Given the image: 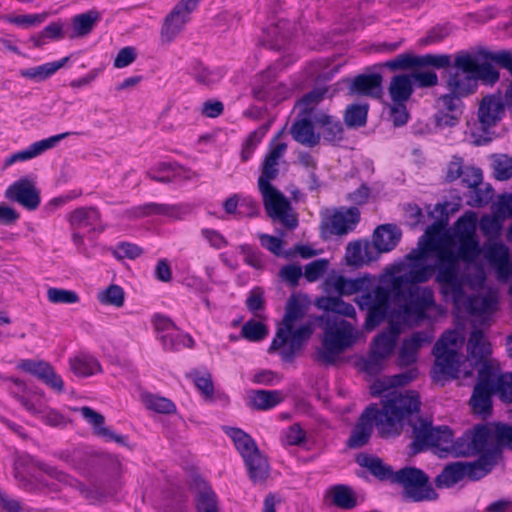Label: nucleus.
I'll return each mask as SVG.
<instances>
[{"label":"nucleus","instance_id":"nucleus-1","mask_svg":"<svg viewBox=\"0 0 512 512\" xmlns=\"http://www.w3.org/2000/svg\"><path fill=\"white\" fill-rule=\"evenodd\" d=\"M477 221V214L467 211L454 224L452 235L441 222L431 225L404 260L385 267L381 281L390 282L399 293L404 284L425 283L436 271L445 300L451 301L458 312L470 314L474 322L486 324L497 310V292L489 289L481 297L467 296V290L479 291L486 280L478 261L481 250Z\"/></svg>","mask_w":512,"mask_h":512},{"label":"nucleus","instance_id":"nucleus-2","mask_svg":"<svg viewBox=\"0 0 512 512\" xmlns=\"http://www.w3.org/2000/svg\"><path fill=\"white\" fill-rule=\"evenodd\" d=\"M379 281L382 285L372 293L355 299L361 310L368 311L366 330L375 329L386 318L389 321V327L371 342L368 355L357 363L358 369L369 376H376L384 370L403 326L418 324L445 312L435 303L433 291L429 288L404 284L401 292L396 293L390 282L383 283L381 278Z\"/></svg>","mask_w":512,"mask_h":512},{"label":"nucleus","instance_id":"nucleus-3","mask_svg":"<svg viewBox=\"0 0 512 512\" xmlns=\"http://www.w3.org/2000/svg\"><path fill=\"white\" fill-rule=\"evenodd\" d=\"M418 377V369L411 368L403 373L376 379L370 386V393L383 397L382 409L377 405L368 406L353 428L347 445L350 448L364 446L373 431L374 425L383 437L399 435L406 422L420 408V397L416 391H391L404 386Z\"/></svg>","mask_w":512,"mask_h":512},{"label":"nucleus","instance_id":"nucleus-4","mask_svg":"<svg viewBox=\"0 0 512 512\" xmlns=\"http://www.w3.org/2000/svg\"><path fill=\"white\" fill-rule=\"evenodd\" d=\"M465 335L462 330L447 331L436 342L433 355L435 363L432 378L443 384L456 378H466L473 374L475 365L491 353V345L481 330L474 329L469 337L467 349L472 359L464 358L459 351L464 343Z\"/></svg>","mask_w":512,"mask_h":512},{"label":"nucleus","instance_id":"nucleus-5","mask_svg":"<svg viewBox=\"0 0 512 512\" xmlns=\"http://www.w3.org/2000/svg\"><path fill=\"white\" fill-rule=\"evenodd\" d=\"M280 135L281 132L270 143L258 179V187L268 216L286 228L294 229L298 225V219L289 200L270 184L278 175L279 165L287 149V144L280 141Z\"/></svg>","mask_w":512,"mask_h":512},{"label":"nucleus","instance_id":"nucleus-6","mask_svg":"<svg viewBox=\"0 0 512 512\" xmlns=\"http://www.w3.org/2000/svg\"><path fill=\"white\" fill-rule=\"evenodd\" d=\"M309 306L310 301L306 295L293 294L288 299L271 349H280L285 358H291L301 350L314 331V323L306 316Z\"/></svg>","mask_w":512,"mask_h":512},{"label":"nucleus","instance_id":"nucleus-7","mask_svg":"<svg viewBox=\"0 0 512 512\" xmlns=\"http://www.w3.org/2000/svg\"><path fill=\"white\" fill-rule=\"evenodd\" d=\"M486 54L482 62L468 53L456 56L453 67L448 70L447 85L451 96L459 99L473 93L478 80L492 84L499 79V72L486 59Z\"/></svg>","mask_w":512,"mask_h":512},{"label":"nucleus","instance_id":"nucleus-8","mask_svg":"<svg viewBox=\"0 0 512 512\" xmlns=\"http://www.w3.org/2000/svg\"><path fill=\"white\" fill-rule=\"evenodd\" d=\"M324 320L322 348L319 357L325 363H333L359 339V330L350 322L335 316Z\"/></svg>","mask_w":512,"mask_h":512},{"label":"nucleus","instance_id":"nucleus-9","mask_svg":"<svg viewBox=\"0 0 512 512\" xmlns=\"http://www.w3.org/2000/svg\"><path fill=\"white\" fill-rule=\"evenodd\" d=\"M496 464V454L487 453L474 462H455L447 465L436 477L438 488H450L465 478L479 480L487 475Z\"/></svg>","mask_w":512,"mask_h":512},{"label":"nucleus","instance_id":"nucleus-10","mask_svg":"<svg viewBox=\"0 0 512 512\" xmlns=\"http://www.w3.org/2000/svg\"><path fill=\"white\" fill-rule=\"evenodd\" d=\"M226 434L233 441L236 449L243 457L247 466L249 476L254 481H262L268 475V463L259 453V450L252 438L238 428H225Z\"/></svg>","mask_w":512,"mask_h":512},{"label":"nucleus","instance_id":"nucleus-11","mask_svg":"<svg viewBox=\"0 0 512 512\" xmlns=\"http://www.w3.org/2000/svg\"><path fill=\"white\" fill-rule=\"evenodd\" d=\"M413 433L418 443L430 447L440 457L453 456L455 442L448 427H432L430 423L420 421L414 425Z\"/></svg>","mask_w":512,"mask_h":512},{"label":"nucleus","instance_id":"nucleus-12","mask_svg":"<svg viewBox=\"0 0 512 512\" xmlns=\"http://www.w3.org/2000/svg\"><path fill=\"white\" fill-rule=\"evenodd\" d=\"M393 482L403 486L404 492L414 501L433 500L436 498L426 474L416 468H403L395 473Z\"/></svg>","mask_w":512,"mask_h":512},{"label":"nucleus","instance_id":"nucleus-13","mask_svg":"<svg viewBox=\"0 0 512 512\" xmlns=\"http://www.w3.org/2000/svg\"><path fill=\"white\" fill-rule=\"evenodd\" d=\"M380 276L378 277V279ZM375 278L366 274L355 279H348L339 274H329L323 283V289L327 293H336L339 296H350L359 292L363 295L372 293L378 286L382 284L378 280V285L373 287ZM362 296V294L360 295Z\"/></svg>","mask_w":512,"mask_h":512},{"label":"nucleus","instance_id":"nucleus-14","mask_svg":"<svg viewBox=\"0 0 512 512\" xmlns=\"http://www.w3.org/2000/svg\"><path fill=\"white\" fill-rule=\"evenodd\" d=\"M490 432V429L486 425H477L467 431L455 441L453 456H472L483 453L480 456L482 457L487 453L494 452L497 460L499 454L497 449L488 448Z\"/></svg>","mask_w":512,"mask_h":512},{"label":"nucleus","instance_id":"nucleus-15","mask_svg":"<svg viewBox=\"0 0 512 512\" xmlns=\"http://www.w3.org/2000/svg\"><path fill=\"white\" fill-rule=\"evenodd\" d=\"M154 325L159 333L158 337L166 350H179L181 348H190L194 345L193 338L176 328L168 318L156 316Z\"/></svg>","mask_w":512,"mask_h":512},{"label":"nucleus","instance_id":"nucleus-16","mask_svg":"<svg viewBox=\"0 0 512 512\" xmlns=\"http://www.w3.org/2000/svg\"><path fill=\"white\" fill-rule=\"evenodd\" d=\"M5 197L30 211L36 210L41 202L40 191L35 182L28 178L19 179L11 184L5 192Z\"/></svg>","mask_w":512,"mask_h":512},{"label":"nucleus","instance_id":"nucleus-17","mask_svg":"<svg viewBox=\"0 0 512 512\" xmlns=\"http://www.w3.org/2000/svg\"><path fill=\"white\" fill-rule=\"evenodd\" d=\"M480 255L489 262V264L496 270L497 276L500 280H507L510 277V260L509 249L501 243L488 240L480 247Z\"/></svg>","mask_w":512,"mask_h":512},{"label":"nucleus","instance_id":"nucleus-18","mask_svg":"<svg viewBox=\"0 0 512 512\" xmlns=\"http://www.w3.org/2000/svg\"><path fill=\"white\" fill-rule=\"evenodd\" d=\"M17 368L36 377L53 390L57 392L62 391L63 381L61 376L55 373L48 362L35 359H23L18 362Z\"/></svg>","mask_w":512,"mask_h":512},{"label":"nucleus","instance_id":"nucleus-19","mask_svg":"<svg viewBox=\"0 0 512 512\" xmlns=\"http://www.w3.org/2000/svg\"><path fill=\"white\" fill-rule=\"evenodd\" d=\"M359 210L355 207L342 208L333 214L325 215L322 226L334 235H344L353 230L359 221Z\"/></svg>","mask_w":512,"mask_h":512},{"label":"nucleus","instance_id":"nucleus-20","mask_svg":"<svg viewBox=\"0 0 512 512\" xmlns=\"http://www.w3.org/2000/svg\"><path fill=\"white\" fill-rule=\"evenodd\" d=\"M189 213V207L186 205H168L149 203L133 207L125 212L129 219H137L147 215H163L172 220L183 219Z\"/></svg>","mask_w":512,"mask_h":512},{"label":"nucleus","instance_id":"nucleus-21","mask_svg":"<svg viewBox=\"0 0 512 512\" xmlns=\"http://www.w3.org/2000/svg\"><path fill=\"white\" fill-rule=\"evenodd\" d=\"M64 140V133L53 135L51 137L36 141L25 149L17 151L5 160V166H10L16 162L31 160L58 146Z\"/></svg>","mask_w":512,"mask_h":512},{"label":"nucleus","instance_id":"nucleus-22","mask_svg":"<svg viewBox=\"0 0 512 512\" xmlns=\"http://www.w3.org/2000/svg\"><path fill=\"white\" fill-rule=\"evenodd\" d=\"M504 103L500 94L485 96L478 109L479 123L484 130L495 126L504 114Z\"/></svg>","mask_w":512,"mask_h":512},{"label":"nucleus","instance_id":"nucleus-23","mask_svg":"<svg viewBox=\"0 0 512 512\" xmlns=\"http://www.w3.org/2000/svg\"><path fill=\"white\" fill-rule=\"evenodd\" d=\"M486 370L480 368L478 383L470 399V405L474 413L484 417L491 411V394L493 393L490 383L486 379Z\"/></svg>","mask_w":512,"mask_h":512},{"label":"nucleus","instance_id":"nucleus-24","mask_svg":"<svg viewBox=\"0 0 512 512\" xmlns=\"http://www.w3.org/2000/svg\"><path fill=\"white\" fill-rule=\"evenodd\" d=\"M439 110L435 115L436 125L440 128L455 126L462 114L461 101L451 95H444L438 101Z\"/></svg>","mask_w":512,"mask_h":512},{"label":"nucleus","instance_id":"nucleus-25","mask_svg":"<svg viewBox=\"0 0 512 512\" xmlns=\"http://www.w3.org/2000/svg\"><path fill=\"white\" fill-rule=\"evenodd\" d=\"M433 334L431 332H417L410 338L405 339L398 356L400 366H409L417 361L419 349L431 343Z\"/></svg>","mask_w":512,"mask_h":512},{"label":"nucleus","instance_id":"nucleus-26","mask_svg":"<svg viewBox=\"0 0 512 512\" xmlns=\"http://www.w3.org/2000/svg\"><path fill=\"white\" fill-rule=\"evenodd\" d=\"M481 369H487L486 379L493 393L504 402H512V373H500L487 363H484Z\"/></svg>","mask_w":512,"mask_h":512},{"label":"nucleus","instance_id":"nucleus-27","mask_svg":"<svg viewBox=\"0 0 512 512\" xmlns=\"http://www.w3.org/2000/svg\"><path fill=\"white\" fill-rule=\"evenodd\" d=\"M192 11L185 3L180 1L166 18L162 28V38L167 42L174 39L189 21V15Z\"/></svg>","mask_w":512,"mask_h":512},{"label":"nucleus","instance_id":"nucleus-28","mask_svg":"<svg viewBox=\"0 0 512 512\" xmlns=\"http://www.w3.org/2000/svg\"><path fill=\"white\" fill-rule=\"evenodd\" d=\"M80 413L83 418L92 426L93 432L96 436L104 439L107 442H116L121 445H126V437L116 434L109 427L104 424V417L98 412L89 407H82Z\"/></svg>","mask_w":512,"mask_h":512},{"label":"nucleus","instance_id":"nucleus-29","mask_svg":"<svg viewBox=\"0 0 512 512\" xmlns=\"http://www.w3.org/2000/svg\"><path fill=\"white\" fill-rule=\"evenodd\" d=\"M378 258V252L368 241L351 242L346 247L345 259L350 266L360 267Z\"/></svg>","mask_w":512,"mask_h":512},{"label":"nucleus","instance_id":"nucleus-30","mask_svg":"<svg viewBox=\"0 0 512 512\" xmlns=\"http://www.w3.org/2000/svg\"><path fill=\"white\" fill-rule=\"evenodd\" d=\"M401 236V230L396 225L384 224L374 231L372 245L378 252V255L387 253L397 246Z\"/></svg>","mask_w":512,"mask_h":512},{"label":"nucleus","instance_id":"nucleus-31","mask_svg":"<svg viewBox=\"0 0 512 512\" xmlns=\"http://www.w3.org/2000/svg\"><path fill=\"white\" fill-rule=\"evenodd\" d=\"M73 227L87 231L102 232L105 227L101 223L100 214L95 208H79L70 216Z\"/></svg>","mask_w":512,"mask_h":512},{"label":"nucleus","instance_id":"nucleus-32","mask_svg":"<svg viewBox=\"0 0 512 512\" xmlns=\"http://www.w3.org/2000/svg\"><path fill=\"white\" fill-rule=\"evenodd\" d=\"M71 371L77 377H90L101 372L99 361L88 353H78L69 361Z\"/></svg>","mask_w":512,"mask_h":512},{"label":"nucleus","instance_id":"nucleus-33","mask_svg":"<svg viewBox=\"0 0 512 512\" xmlns=\"http://www.w3.org/2000/svg\"><path fill=\"white\" fill-rule=\"evenodd\" d=\"M151 179L159 182H172L180 178L189 179L188 171L168 162H161L148 171Z\"/></svg>","mask_w":512,"mask_h":512},{"label":"nucleus","instance_id":"nucleus-34","mask_svg":"<svg viewBox=\"0 0 512 512\" xmlns=\"http://www.w3.org/2000/svg\"><path fill=\"white\" fill-rule=\"evenodd\" d=\"M293 139L308 147L316 146L320 141V134L315 133L310 120L303 117L297 120L291 127Z\"/></svg>","mask_w":512,"mask_h":512},{"label":"nucleus","instance_id":"nucleus-35","mask_svg":"<svg viewBox=\"0 0 512 512\" xmlns=\"http://www.w3.org/2000/svg\"><path fill=\"white\" fill-rule=\"evenodd\" d=\"M284 399V395L278 390H255L251 391L248 395V404L258 410H268Z\"/></svg>","mask_w":512,"mask_h":512},{"label":"nucleus","instance_id":"nucleus-36","mask_svg":"<svg viewBox=\"0 0 512 512\" xmlns=\"http://www.w3.org/2000/svg\"><path fill=\"white\" fill-rule=\"evenodd\" d=\"M195 501L198 512H219L216 494L204 480L196 482Z\"/></svg>","mask_w":512,"mask_h":512},{"label":"nucleus","instance_id":"nucleus-37","mask_svg":"<svg viewBox=\"0 0 512 512\" xmlns=\"http://www.w3.org/2000/svg\"><path fill=\"white\" fill-rule=\"evenodd\" d=\"M98 20L99 14L94 10L76 15L71 19L70 37L78 38L88 35Z\"/></svg>","mask_w":512,"mask_h":512},{"label":"nucleus","instance_id":"nucleus-38","mask_svg":"<svg viewBox=\"0 0 512 512\" xmlns=\"http://www.w3.org/2000/svg\"><path fill=\"white\" fill-rule=\"evenodd\" d=\"M382 78L380 75H359L354 79L351 90L355 93L378 97L381 94Z\"/></svg>","mask_w":512,"mask_h":512},{"label":"nucleus","instance_id":"nucleus-39","mask_svg":"<svg viewBox=\"0 0 512 512\" xmlns=\"http://www.w3.org/2000/svg\"><path fill=\"white\" fill-rule=\"evenodd\" d=\"M315 305L320 310L333 312L349 318H354L356 315L353 305L344 302L340 297L322 296L316 299Z\"/></svg>","mask_w":512,"mask_h":512},{"label":"nucleus","instance_id":"nucleus-40","mask_svg":"<svg viewBox=\"0 0 512 512\" xmlns=\"http://www.w3.org/2000/svg\"><path fill=\"white\" fill-rule=\"evenodd\" d=\"M356 461L361 467L367 468L375 477L393 482L395 473L380 458L368 454H360Z\"/></svg>","mask_w":512,"mask_h":512},{"label":"nucleus","instance_id":"nucleus-41","mask_svg":"<svg viewBox=\"0 0 512 512\" xmlns=\"http://www.w3.org/2000/svg\"><path fill=\"white\" fill-rule=\"evenodd\" d=\"M12 395L31 415L39 417L45 413V395L42 391L30 392L28 396L12 391Z\"/></svg>","mask_w":512,"mask_h":512},{"label":"nucleus","instance_id":"nucleus-42","mask_svg":"<svg viewBox=\"0 0 512 512\" xmlns=\"http://www.w3.org/2000/svg\"><path fill=\"white\" fill-rule=\"evenodd\" d=\"M63 66L64 58L39 66L22 69L19 73L26 79L33 80L34 82H42L55 74Z\"/></svg>","mask_w":512,"mask_h":512},{"label":"nucleus","instance_id":"nucleus-43","mask_svg":"<svg viewBox=\"0 0 512 512\" xmlns=\"http://www.w3.org/2000/svg\"><path fill=\"white\" fill-rule=\"evenodd\" d=\"M315 124L322 130V135L329 142L340 141L343 136V128L340 121L332 116L321 114L314 118Z\"/></svg>","mask_w":512,"mask_h":512},{"label":"nucleus","instance_id":"nucleus-44","mask_svg":"<svg viewBox=\"0 0 512 512\" xmlns=\"http://www.w3.org/2000/svg\"><path fill=\"white\" fill-rule=\"evenodd\" d=\"M486 59L497 65L507 69L512 75V52L502 50L498 52H487ZM505 107L512 113V82L505 91L504 101Z\"/></svg>","mask_w":512,"mask_h":512},{"label":"nucleus","instance_id":"nucleus-45","mask_svg":"<svg viewBox=\"0 0 512 512\" xmlns=\"http://www.w3.org/2000/svg\"><path fill=\"white\" fill-rule=\"evenodd\" d=\"M140 400L146 409L156 413L171 414L176 411V406L171 400L156 394L143 392Z\"/></svg>","mask_w":512,"mask_h":512},{"label":"nucleus","instance_id":"nucleus-46","mask_svg":"<svg viewBox=\"0 0 512 512\" xmlns=\"http://www.w3.org/2000/svg\"><path fill=\"white\" fill-rule=\"evenodd\" d=\"M412 84V79L408 75L395 76L389 87L392 101L406 102L412 93Z\"/></svg>","mask_w":512,"mask_h":512},{"label":"nucleus","instance_id":"nucleus-47","mask_svg":"<svg viewBox=\"0 0 512 512\" xmlns=\"http://www.w3.org/2000/svg\"><path fill=\"white\" fill-rule=\"evenodd\" d=\"M97 300L102 305L120 308L125 302V293L119 285L111 284L97 294Z\"/></svg>","mask_w":512,"mask_h":512},{"label":"nucleus","instance_id":"nucleus-48","mask_svg":"<svg viewBox=\"0 0 512 512\" xmlns=\"http://www.w3.org/2000/svg\"><path fill=\"white\" fill-rule=\"evenodd\" d=\"M2 19L19 28L29 29L42 24L46 20V14H7L4 15Z\"/></svg>","mask_w":512,"mask_h":512},{"label":"nucleus","instance_id":"nucleus-49","mask_svg":"<svg viewBox=\"0 0 512 512\" xmlns=\"http://www.w3.org/2000/svg\"><path fill=\"white\" fill-rule=\"evenodd\" d=\"M333 503L343 509H351L356 505V496L353 490L345 485H336L329 491Z\"/></svg>","mask_w":512,"mask_h":512},{"label":"nucleus","instance_id":"nucleus-50","mask_svg":"<svg viewBox=\"0 0 512 512\" xmlns=\"http://www.w3.org/2000/svg\"><path fill=\"white\" fill-rule=\"evenodd\" d=\"M491 166L494 177L499 181H505L512 177V158L506 154H498L492 157Z\"/></svg>","mask_w":512,"mask_h":512},{"label":"nucleus","instance_id":"nucleus-51","mask_svg":"<svg viewBox=\"0 0 512 512\" xmlns=\"http://www.w3.org/2000/svg\"><path fill=\"white\" fill-rule=\"evenodd\" d=\"M494 195V189L490 184H481L471 188L468 198V205L481 207L488 204Z\"/></svg>","mask_w":512,"mask_h":512},{"label":"nucleus","instance_id":"nucleus-52","mask_svg":"<svg viewBox=\"0 0 512 512\" xmlns=\"http://www.w3.org/2000/svg\"><path fill=\"white\" fill-rule=\"evenodd\" d=\"M368 105L353 104L350 105L345 114V122L349 127H360L365 125L367 120Z\"/></svg>","mask_w":512,"mask_h":512},{"label":"nucleus","instance_id":"nucleus-53","mask_svg":"<svg viewBox=\"0 0 512 512\" xmlns=\"http://www.w3.org/2000/svg\"><path fill=\"white\" fill-rule=\"evenodd\" d=\"M503 219L496 214L484 215L479 221L481 232L488 238L498 237L502 230Z\"/></svg>","mask_w":512,"mask_h":512},{"label":"nucleus","instance_id":"nucleus-54","mask_svg":"<svg viewBox=\"0 0 512 512\" xmlns=\"http://www.w3.org/2000/svg\"><path fill=\"white\" fill-rule=\"evenodd\" d=\"M241 334L247 340L257 342L267 336L268 330L262 322L250 320L243 325Z\"/></svg>","mask_w":512,"mask_h":512},{"label":"nucleus","instance_id":"nucleus-55","mask_svg":"<svg viewBox=\"0 0 512 512\" xmlns=\"http://www.w3.org/2000/svg\"><path fill=\"white\" fill-rule=\"evenodd\" d=\"M328 268L329 261L327 259H317L305 266L303 276L310 283L316 282L326 273Z\"/></svg>","mask_w":512,"mask_h":512},{"label":"nucleus","instance_id":"nucleus-56","mask_svg":"<svg viewBox=\"0 0 512 512\" xmlns=\"http://www.w3.org/2000/svg\"><path fill=\"white\" fill-rule=\"evenodd\" d=\"M327 91L325 89H315L305 95L298 103L297 107L303 115H308L323 98Z\"/></svg>","mask_w":512,"mask_h":512},{"label":"nucleus","instance_id":"nucleus-57","mask_svg":"<svg viewBox=\"0 0 512 512\" xmlns=\"http://www.w3.org/2000/svg\"><path fill=\"white\" fill-rule=\"evenodd\" d=\"M202 239L213 249L220 250L228 245V240L218 230L212 228H202L200 230Z\"/></svg>","mask_w":512,"mask_h":512},{"label":"nucleus","instance_id":"nucleus-58","mask_svg":"<svg viewBox=\"0 0 512 512\" xmlns=\"http://www.w3.org/2000/svg\"><path fill=\"white\" fill-rule=\"evenodd\" d=\"M493 213L505 220L512 217V194H502L492 205Z\"/></svg>","mask_w":512,"mask_h":512},{"label":"nucleus","instance_id":"nucleus-59","mask_svg":"<svg viewBox=\"0 0 512 512\" xmlns=\"http://www.w3.org/2000/svg\"><path fill=\"white\" fill-rule=\"evenodd\" d=\"M385 67L391 70L408 69L418 67V56L409 53H403L396 58L385 62Z\"/></svg>","mask_w":512,"mask_h":512},{"label":"nucleus","instance_id":"nucleus-60","mask_svg":"<svg viewBox=\"0 0 512 512\" xmlns=\"http://www.w3.org/2000/svg\"><path fill=\"white\" fill-rule=\"evenodd\" d=\"M451 58L448 55H433L427 54L418 56V67L432 66L435 68H446L449 67Z\"/></svg>","mask_w":512,"mask_h":512},{"label":"nucleus","instance_id":"nucleus-61","mask_svg":"<svg viewBox=\"0 0 512 512\" xmlns=\"http://www.w3.org/2000/svg\"><path fill=\"white\" fill-rule=\"evenodd\" d=\"M259 213V205L250 196L239 195L238 217H254Z\"/></svg>","mask_w":512,"mask_h":512},{"label":"nucleus","instance_id":"nucleus-62","mask_svg":"<svg viewBox=\"0 0 512 512\" xmlns=\"http://www.w3.org/2000/svg\"><path fill=\"white\" fill-rule=\"evenodd\" d=\"M305 438V431L298 424H294L283 432L282 442L285 445H300Z\"/></svg>","mask_w":512,"mask_h":512},{"label":"nucleus","instance_id":"nucleus-63","mask_svg":"<svg viewBox=\"0 0 512 512\" xmlns=\"http://www.w3.org/2000/svg\"><path fill=\"white\" fill-rule=\"evenodd\" d=\"M461 177L463 183L469 188H473L482 184L483 173L478 167L466 166Z\"/></svg>","mask_w":512,"mask_h":512},{"label":"nucleus","instance_id":"nucleus-64","mask_svg":"<svg viewBox=\"0 0 512 512\" xmlns=\"http://www.w3.org/2000/svg\"><path fill=\"white\" fill-rule=\"evenodd\" d=\"M493 433L500 445L512 448V427L498 423L493 426Z\"/></svg>","mask_w":512,"mask_h":512}]
</instances>
